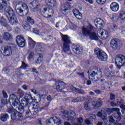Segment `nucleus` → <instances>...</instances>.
I'll return each mask as SVG.
<instances>
[{
  "label": "nucleus",
  "instance_id": "58",
  "mask_svg": "<svg viewBox=\"0 0 125 125\" xmlns=\"http://www.w3.org/2000/svg\"><path fill=\"white\" fill-rule=\"evenodd\" d=\"M2 94L4 98H7L8 97L7 94L6 93V92H5V91H2Z\"/></svg>",
  "mask_w": 125,
  "mask_h": 125
},
{
  "label": "nucleus",
  "instance_id": "25",
  "mask_svg": "<svg viewBox=\"0 0 125 125\" xmlns=\"http://www.w3.org/2000/svg\"><path fill=\"white\" fill-rule=\"evenodd\" d=\"M40 11L42 14V15L45 14H50V13H53V10H52V9L48 8L47 7H45L42 9H40Z\"/></svg>",
  "mask_w": 125,
  "mask_h": 125
},
{
  "label": "nucleus",
  "instance_id": "13",
  "mask_svg": "<svg viewBox=\"0 0 125 125\" xmlns=\"http://www.w3.org/2000/svg\"><path fill=\"white\" fill-rule=\"evenodd\" d=\"M97 34L100 39L102 40H106L108 38V32L104 29H99Z\"/></svg>",
  "mask_w": 125,
  "mask_h": 125
},
{
  "label": "nucleus",
  "instance_id": "62",
  "mask_svg": "<svg viewBox=\"0 0 125 125\" xmlns=\"http://www.w3.org/2000/svg\"><path fill=\"white\" fill-rule=\"evenodd\" d=\"M95 92L96 94H100L101 93V90H96L95 91Z\"/></svg>",
  "mask_w": 125,
  "mask_h": 125
},
{
  "label": "nucleus",
  "instance_id": "31",
  "mask_svg": "<svg viewBox=\"0 0 125 125\" xmlns=\"http://www.w3.org/2000/svg\"><path fill=\"white\" fill-rule=\"evenodd\" d=\"M37 59L36 61V63L37 64H41L42 62V60L43 59V57L42 54H38L37 55Z\"/></svg>",
  "mask_w": 125,
  "mask_h": 125
},
{
  "label": "nucleus",
  "instance_id": "11",
  "mask_svg": "<svg viewBox=\"0 0 125 125\" xmlns=\"http://www.w3.org/2000/svg\"><path fill=\"white\" fill-rule=\"evenodd\" d=\"M16 42L20 47H24L26 45L25 39L21 35H19L16 37Z\"/></svg>",
  "mask_w": 125,
  "mask_h": 125
},
{
  "label": "nucleus",
  "instance_id": "2",
  "mask_svg": "<svg viewBox=\"0 0 125 125\" xmlns=\"http://www.w3.org/2000/svg\"><path fill=\"white\" fill-rule=\"evenodd\" d=\"M9 103L12 107H14V108H15L16 110H18L20 112H23L24 111V104H21L16 95L12 94L10 96Z\"/></svg>",
  "mask_w": 125,
  "mask_h": 125
},
{
  "label": "nucleus",
  "instance_id": "57",
  "mask_svg": "<svg viewBox=\"0 0 125 125\" xmlns=\"http://www.w3.org/2000/svg\"><path fill=\"white\" fill-rule=\"evenodd\" d=\"M85 123L86 125H91V122H90V120L87 119L85 121Z\"/></svg>",
  "mask_w": 125,
  "mask_h": 125
},
{
  "label": "nucleus",
  "instance_id": "26",
  "mask_svg": "<svg viewBox=\"0 0 125 125\" xmlns=\"http://www.w3.org/2000/svg\"><path fill=\"white\" fill-rule=\"evenodd\" d=\"M56 83L58 84L57 86V90L58 91H61L63 89V87L65 85V83L62 81H56Z\"/></svg>",
  "mask_w": 125,
  "mask_h": 125
},
{
  "label": "nucleus",
  "instance_id": "7",
  "mask_svg": "<svg viewBox=\"0 0 125 125\" xmlns=\"http://www.w3.org/2000/svg\"><path fill=\"white\" fill-rule=\"evenodd\" d=\"M1 51L4 56L9 57L12 54V47L10 46H4L1 47Z\"/></svg>",
  "mask_w": 125,
  "mask_h": 125
},
{
  "label": "nucleus",
  "instance_id": "46",
  "mask_svg": "<svg viewBox=\"0 0 125 125\" xmlns=\"http://www.w3.org/2000/svg\"><path fill=\"white\" fill-rule=\"evenodd\" d=\"M77 93H81V94H85V92L83 90L78 88L77 90Z\"/></svg>",
  "mask_w": 125,
  "mask_h": 125
},
{
  "label": "nucleus",
  "instance_id": "38",
  "mask_svg": "<svg viewBox=\"0 0 125 125\" xmlns=\"http://www.w3.org/2000/svg\"><path fill=\"white\" fill-rule=\"evenodd\" d=\"M29 111L31 113H32L33 115H37V114L39 113V109H38L37 108L33 107L31 110L29 109Z\"/></svg>",
  "mask_w": 125,
  "mask_h": 125
},
{
  "label": "nucleus",
  "instance_id": "36",
  "mask_svg": "<svg viewBox=\"0 0 125 125\" xmlns=\"http://www.w3.org/2000/svg\"><path fill=\"white\" fill-rule=\"evenodd\" d=\"M119 17L121 20H123V21H125V12L121 11L120 13Z\"/></svg>",
  "mask_w": 125,
  "mask_h": 125
},
{
  "label": "nucleus",
  "instance_id": "20",
  "mask_svg": "<svg viewBox=\"0 0 125 125\" xmlns=\"http://www.w3.org/2000/svg\"><path fill=\"white\" fill-rule=\"evenodd\" d=\"M5 15L8 18L9 17H12L14 15H15V13L12 8H9L7 10H5Z\"/></svg>",
  "mask_w": 125,
  "mask_h": 125
},
{
  "label": "nucleus",
  "instance_id": "55",
  "mask_svg": "<svg viewBox=\"0 0 125 125\" xmlns=\"http://www.w3.org/2000/svg\"><path fill=\"white\" fill-rule=\"evenodd\" d=\"M110 104L112 107H118V104H116V103H114V102H111Z\"/></svg>",
  "mask_w": 125,
  "mask_h": 125
},
{
  "label": "nucleus",
  "instance_id": "64",
  "mask_svg": "<svg viewBox=\"0 0 125 125\" xmlns=\"http://www.w3.org/2000/svg\"><path fill=\"white\" fill-rule=\"evenodd\" d=\"M86 84L87 85H91V81L90 80H87L86 82Z\"/></svg>",
  "mask_w": 125,
  "mask_h": 125
},
{
  "label": "nucleus",
  "instance_id": "59",
  "mask_svg": "<svg viewBox=\"0 0 125 125\" xmlns=\"http://www.w3.org/2000/svg\"><path fill=\"white\" fill-rule=\"evenodd\" d=\"M32 92H33L34 94H39V92L35 89H33L31 90Z\"/></svg>",
  "mask_w": 125,
  "mask_h": 125
},
{
  "label": "nucleus",
  "instance_id": "60",
  "mask_svg": "<svg viewBox=\"0 0 125 125\" xmlns=\"http://www.w3.org/2000/svg\"><path fill=\"white\" fill-rule=\"evenodd\" d=\"M110 100H115V94H110Z\"/></svg>",
  "mask_w": 125,
  "mask_h": 125
},
{
  "label": "nucleus",
  "instance_id": "8",
  "mask_svg": "<svg viewBox=\"0 0 125 125\" xmlns=\"http://www.w3.org/2000/svg\"><path fill=\"white\" fill-rule=\"evenodd\" d=\"M46 123L47 125H53L54 124L60 125H61V120L58 117L55 116L50 118L49 120H47Z\"/></svg>",
  "mask_w": 125,
  "mask_h": 125
},
{
  "label": "nucleus",
  "instance_id": "6",
  "mask_svg": "<svg viewBox=\"0 0 125 125\" xmlns=\"http://www.w3.org/2000/svg\"><path fill=\"white\" fill-rule=\"evenodd\" d=\"M95 54L97 55V58L100 61L103 62L107 61V59H108L107 54L103 51L102 50L100 49L99 48H96L95 49Z\"/></svg>",
  "mask_w": 125,
  "mask_h": 125
},
{
  "label": "nucleus",
  "instance_id": "50",
  "mask_svg": "<svg viewBox=\"0 0 125 125\" xmlns=\"http://www.w3.org/2000/svg\"><path fill=\"white\" fill-rule=\"evenodd\" d=\"M21 67L23 68V69H27L28 65L26 64L25 62H22Z\"/></svg>",
  "mask_w": 125,
  "mask_h": 125
},
{
  "label": "nucleus",
  "instance_id": "54",
  "mask_svg": "<svg viewBox=\"0 0 125 125\" xmlns=\"http://www.w3.org/2000/svg\"><path fill=\"white\" fill-rule=\"evenodd\" d=\"M97 116L99 118H102V110H101V111L98 112Z\"/></svg>",
  "mask_w": 125,
  "mask_h": 125
},
{
  "label": "nucleus",
  "instance_id": "45",
  "mask_svg": "<svg viewBox=\"0 0 125 125\" xmlns=\"http://www.w3.org/2000/svg\"><path fill=\"white\" fill-rule=\"evenodd\" d=\"M17 93H18V94H20L21 97L23 96L24 94V93H23V91H22L21 89L18 90Z\"/></svg>",
  "mask_w": 125,
  "mask_h": 125
},
{
  "label": "nucleus",
  "instance_id": "10",
  "mask_svg": "<svg viewBox=\"0 0 125 125\" xmlns=\"http://www.w3.org/2000/svg\"><path fill=\"white\" fill-rule=\"evenodd\" d=\"M28 43L30 49H34L35 46H36L35 50H36V51H41V46H40L39 44L36 45V42L34 40H32V38L28 39Z\"/></svg>",
  "mask_w": 125,
  "mask_h": 125
},
{
  "label": "nucleus",
  "instance_id": "35",
  "mask_svg": "<svg viewBox=\"0 0 125 125\" xmlns=\"http://www.w3.org/2000/svg\"><path fill=\"white\" fill-rule=\"evenodd\" d=\"M7 103H8L7 99L2 100L0 101V108H2V105H6Z\"/></svg>",
  "mask_w": 125,
  "mask_h": 125
},
{
  "label": "nucleus",
  "instance_id": "14",
  "mask_svg": "<svg viewBox=\"0 0 125 125\" xmlns=\"http://www.w3.org/2000/svg\"><path fill=\"white\" fill-rule=\"evenodd\" d=\"M72 50L76 54H82L83 52V47L78 45H76L73 44L72 45Z\"/></svg>",
  "mask_w": 125,
  "mask_h": 125
},
{
  "label": "nucleus",
  "instance_id": "3",
  "mask_svg": "<svg viewBox=\"0 0 125 125\" xmlns=\"http://www.w3.org/2000/svg\"><path fill=\"white\" fill-rule=\"evenodd\" d=\"M20 2L18 5H20L21 8H17L16 12L20 15V16H23V15H27L29 12V8L27 4L22 3L25 1V0H19Z\"/></svg>",
  "mask_w": 125,
  "mask_h": 125
},
{
  "label": "nucleus",
  "instance_id": "37",
  "mask_svg": "<svg viewBox=\"0 0 125 125\" xmlns=\"http://www.w3.org/2000/svg\"><path fill=\"white\" fill-rule=\"evenodd\" d=\"M7 22V21H6V19H4L3 17H2L0 19V24L2 26H5L6 25V22Z\"/></svg>",
  "mask_w": 125,
  "mask_h": 125
},
{
  "label": "nucleus",
  "instance_id": "4",
  "mask_svg": "<svg viewBox=\"0 0 125 125\" xmlns=\"http://www.w3.org/2000/svg\"><path fill=\"white\" fill-rule=\"evenodd\" d=\"M62 41L63 42L62 49L64 52L68 53L71 50L70 49V43L71 41H70V37L68 35H63L62 36Z\"/></svg>",
  "mask_w": 125,
  "mask_h": 125
},
{
  "label": "nucleus",
  "instance_id": "56",
  "mask_svg": "<svg viewBox=\"0 0 125 125\" xmlns=\"http://www.w3.org/2000/svg\"><path fill=\"white\" fill-rule=\"evenodd\" d=\"M77 120L78 123H79V124H82V123L83 122V120L82 118H77Z\"/></svg>",
  "mask_w": 125,
  "mask_h": 125
},
{
  "label": "nucleus",
  "instance_id": "61",
  "mask_svg": "<svg viewBox=\"0 0 125 125\" xmlns=\"http://www.w3.org/2000/svg\"><path fill=\"white\" fill-rule=\"evenodd\" d=\"M111 20H114V19H116V15L113 14L111 16Z\"/></svg>",
  "mask_w": 125,
  "mask_h": 125
},
{
  "label": "nucleus",
  "instance_id": "48",
  "mask_svg": "<svg viewBox=\"0 0 125 125\" xmlns=\"http://www.w3.org/2000/svg\"><path fill=\"white\" fill-rule=\"evenodd\" d=\"M119 105H124V100L123 99H120V101L117 102V106Z\"/></svg>",
  "mask_w": 125,
  "mask_h": 125
},
{
  "label": "nucleus",
  "instance_id": "16",
  "mask_svg": "<svg viewBox=\"0 0 125 125\" xmlns=\"http://www.w3.org/2000/svg\"><path fill=\"white\" fill-rule=\"evenodd\" d=\"M3 40L6 41L7 42H9L12 41L13 39V36L12 34H10L9 32H4L2 34Z\"/></svg>",
  "mask_w": 125,
  "mask_h": 125
},
{
  "label": "nucleus",
  "instance_id": "21",
  "mask_svg": "<svg viewBox=\"0 0 125 125\" xmlns=\"http://www.w3.org/2000/svg\"><path fill=\"white\" fill-rule=\"evenodd\" d=\"M8 19L11 25L16 26V25L18 24V20H17V18H16V15H14L13 17H10L9 18H8Z\"/></svg>",
  "mask_w": 125,
  "mask_h": 125
},
{
  "label": "nucleus",
  "instance_id": "1",
  "mask_svg": "<svg viewBox=\"0 0 125 125\" xmlns=\"http://www.w3.org/2000/svg\"><path fill=\"white\" fill-rule=\"evenodd\" d=\"M82 31L83 35L89 37L90 40H98V35L96 34L97 29L93 27L92 25L89 24L87 26H83Z\"/></svg>",
  "mask_w": 125,
  "mask_h": 125
},
{
  "label": "nucleus",
  "instance_id": "22",
  "mask_svg": "<svg viewBox=\"0 0 125 125\" xmlns=\"http://www.w3.org/2000/svg\"><path fill=\"white\" fill-rule=\"evenodd\" d=\"M45 2L50 7H55L57 5V0H45Z\"/></svg>",
  "mask_w": 125,
  "mask_h": 125
},
{
  "label": "nucleus",
  "instance_id": "5",
  "mask_svg": "<svg viewBox=\"0 0 125 125\" xmlns=\"http://www.w3.org/2000/svg\"><path fill=\"white\" fill-rule=\"evenodd\" d=\"M96 69V66H93L89 70L88 73L89 79L90 80H92L91 78H94V77H96L97 79H100L102 78V71L101 70L99 69L97 72L94 71H92L91 70H94Z\"/></svg>",
  "mask_w": 125,
  "mask_h": 125
},
{
  "label": "nucleus",
  "instance_id": "52",
  "mask_svg": "<svg viewBox=\"0 0 125 125\" xmlns=\"http://www.w3.org/2000/svg\"><path fill=\"white\" fill-rule=\"evenodd\" d=\"M16 115L19 118H22L23 117V115L22 114V113H20L18 112L16 114Z\"/></svg>",
  "mask_w": 125,
  "mask_h": 125
},
{
  "label": "nucleus",
  "instance_id": "42",
  "mask_svg": "<svg viewBox=\"0 0 125 125\" xmlns=\"http://www.w3.org/2000/svg\"><path fill=\"white\" fill-rule=\"evenodd\" d=\"M88 104H89V102H85L84 107V108L85 109V110L89 111L90 110V107L88 105Z\"/></svg>",
  "mask_w": 125,
  "mask_h": 125
},
{
  "label": "nucleus",
  "instance_id": "49",
  "mask_svg": "<svg viewBox=\"0 0 125 125\" xmlns=\"http://www.w3.org/2000/svg\"><path fill=\"white\" fill-rule=\"evenodd\" d=\"M106 76L107 77H114V76H115V72H109L108 74L106 75Z\"/></svg>",
  "mask_w": 125,
  "mask_h": 125
},
{
  "label": "nucleus",
  "instance_id": "32",
  "mask_svg": "<svg viewBox=\"0 0 125 125\" xmlns=\"http://www.w3.org/2000/svg\"><path fill=\"white\" fill-rule=\"evenodd\" d=\"M8 119H9V116H8L7 114H2L0 115V120L2 121V122H6Z\"/></svg>",
  "mask_w": 125,
  "mask_h": 125
},
{
  "label": "nucleus",
  "instance_id": "12",
  "mask_svg": "<svg viewBox=\"0 0 125 125\" xmlns=\"http://www.w3.org/2000/svg\"><path fill=\"white\" fill-rule=\"evenodd\" d=\"M115 64L123 66L125 64V56L123 55H120L116 57L115 59Z\"/></svg>",
  "mask_w": 125,
  "mask_h": 125
},
{
  "label": "nucleus",
  "instance_id": "15",
  "mask_svg": "<svg viewBox=\"0 0 125 125\" xmlns=\"http://www.w3.org/2000/svg\"><path fill=\"white\" fill-rule=\"evenodd\" d=\"M30 7L34 9V11L40 9L41 5L40 4V2L38 0H34L32 2L29 3Z\"/></svg>",
  "mask_w": 125,
  "mask_h": 125
},
{
  "label": "nucleus",
  "instance_id": "44",
  "mask_svg": "<svg viewBox=\"0 0 125 125\" xmlns=\"http://www.w3.org/2000/svg\"><path fill=\"white\" fill-rule=\"evenodd\" d=\"M96 1L99 4H104L106 2V0H96Z\"/></svg>",
  "mask_w": 125,
  "mask_h": 125
},
{
  "label": "nucleus",
  "instance_id": "53",
  "mask_svg": "<svg viewBox=\"0 0 125 125\" xmlns=\"http://www.w3.org/2000/svg\"><path fill=\"white\" fill-rule=\"evenodd\" d=\"M23 28L25 30H29L30 29V25L29 24H26L23 25Z\"/></svg>",
  "mask_w": 125,
  "mask_h": 125
},
{
  "label": "nucleus",
  "instance_id": "23",
  "mask_svg": "<svg viewBox=\"0 0 125 125\" xmlns=\"http://www.w3.org/2000/svg\"><path fill=\"white\" fill-rule=\"evenodd\" d=\"M99 101H93L92 103V105L94 107V109H97V108H99V107L102 106L103 104V102L101 101V98H99Z\"/></svg>",
  "mask_w": 125,
  "mask_h": 125
},
{
  "label": "nucleus",
  "instance_id": "19",
  "mask_svg": "<svg viewBox=\"0 0 125 125\" xmlns=\"http://www.w3.org/2000/svg\"><path fill=\"white\" fill-rule=\"evenodd\" d=\"M71 7V5L69 3H66V4L62 5V13H65V14H68L69 12V9Z\"/></svg>",
  "mask_w": 125,
  "mask_h": 125
},
{
  "label": "nucleus",
  "instance_id": "34",
  "mask_svg": "<svg viewBox=\"0 0 125 125\" xmlns=\"http://www.w3.org/2000/svg\"><path fill=\"white\" fill-rule=\"evenodd\" d=\"M116 119V114H113L109 117V121L111 124H115V120Z\"/></svg>",
  "mask_w": 125,
  "mask_h": 125
},
{
  "label": "nucleus",
  "instance_id": "43",
  "mask_svg": "<svg viewBox=\"0 0 125 125\" xmlns=\"http://www.w3.org/2000/svg\"><path fill=\"white\" fill-rule=\"evenodd\" d=\"M32 58H35V55L34 54V52H31L29 53V55L28 57V60H31Z\"/></svg>",
  "mask_w": 125,
  "mask_h": 125
},
{
  "label": "nucleus",
  "instance_id": "29",
  "mask_svg": "<svg viewBox=\"0 0 125 125\" xmlns=\"http://www.w3.org/2000/svg\"><path fill=\"white\" fill-rule=\"evenodd\" d=\"M112 110L113 111H115L117 113V115L118 117L117 118V122H120L121 121V119H122V117H121L122 114L121 113V112H120V108H113Z\"/></svg>",
  "mask_w": 125,
  "mask_h": 125
},
{
  "label": "nucleus",
  "instance_id": "40",
  "mask_svg": "<svg viewBox=\"0 0 125 125\" xmlns=\"http://www.w3.org/2000/svg\"><path fill=\"white\" fill-rule=\"evenodd\" d=\"M25 98L26 99L27 101L33 100V97H32V95H29L28 94H25Z\"/></svg>",
  "mask_w": 125,
  "mask_h": 125
},
{
  "label": "nucleus",
  "instance_id": "47",
  "mask_svg": "<svg viewBox=\"0 0 125 125\" xmlns=\"http://www.w3.org/2000/svg\"><path fill=\"white\" fill-rule=\"evenodd\" d=\"M78 89L79 88H76L73 86L70 87L71 90H72V91H75V92H77Z\"/></svg>",
  "mask_w": 125,
  "mask_h": 125
},
{
  "label": "nucleus",
  "instance_id": "27",
  "mask_svg": "<svg viewBox=\"0 0 125 125\" xmlns=\"http://www.w3.org/2000/svg\"><path fill=\"white\" fill-rule=\"evenodd\" d=\"M73 13L77 19H82V13H80V11L78 10L77 9H75L73 10Z\"/></svg>",
  "mask_w": 125,
  "mask_h": 125
},
{
  "label": "nucleus",
  "instance_id": "9",
  "mask_svg": "<svg viewBox=\"0 0 125 125\" xmlns=\"http://www.w3.org/2000/svg\"><path fill=\"white\" fill-rule=\"evenodd\" d=\"M62 113L64 115H66V117L67 121H74V120H76V113L73 111L67 112V111L62 110Z\"/></svg>",
  "mask_w": 125,
  "mask_h": 125
},
{
  "label": "nucleus",
  "instance_id": "39",
  "mask_svg": "<svg viewBox=\"0 0 125 125\" xmlns=\"http://www.w3.org/2000/svg\"><path fill=\"white\" fill-rule=\"evenodd\" d=\"M27 21L29 23V24H31V25H34V24H35L34 19H32L30 17H27Z\"/></svg>",
  "mask_w": 125,
  "mask_h": 125
},
{
  "label": "nucleus",
  "instance_id": "41",
  "mask_svg": "<svg viewBox=\"0 0 125 125\" xmlns=\"http://www.w3.org/2000/svg\"><path fill=\"white\" fill-rule=\"evenodd\" d=\"M44 123H45V121H44V119L43 118L38 119L37 121L38 125H43Z\"/></svg>",
  "mask_w": 125,
  "mask_h": 125
},
{
  "label": "nucleus",
  "instance_id": "28",
  "mask_svg": "<svg viewBox=\"0 0 125 125\" xmlns=\"http://www.w3.org/2000/svg\"><path fill=\"white\" fill-rule=\"evenodd\" d=\"M8 113H9V114H11V119L12 120H16V119H18V117L17 115H16L17 113L15 112H13V109H12L11 108H9L8 110Z\"/></svg>",
  "mask_w": 125,
  "mask_h": 125
},
{
  "label": "nucleus",
  "instance_id": "33",
  "mask_svg": "<svg viewBox=\"0 0 125 125\" xmlns=\"http://www.w3.org/2000/svg\"><path fill=\"white\" fill-rule=\"evenodd\" d=\"M2 4H0V10H2L3 8H5L7 6L8 4L4 0H1Z\"/></svg>",
  "mask_w": 125,
  "mask_h": 125
},
{
  "label": "nucleus",
  "instance_id": "17",
  "mask_svg": "<svg viewBox=\"0 0 125 125\" xmlns=\"http://www.w3.org/2000/svg\"><path fill=\"white\" fill-rule=\"evenodd\" d=\"M120 43V40L115 39H112L110 42V45L112 48L116 49L119 47V44Z\"/></svg>",
  "mask_w": 125,
  "mask_h": 125
},
{
  "label": "nucleus",
  "instance_id": "51",
  "mask_svg": "<svg viewBox=\"0 0 125 125\" xmlns=\"http://www.w3.org/2000/svg\"><path fill=\"white\" fill-rule=\"evenodd\" d=\"M33 33H34V34H36V35H39V34H40V31L37 29V28H34Z\"/></svg>",
  "mask_w": 125,
  "mask_h": 125
},
{
  "label": "nucleus",
  "instance_id": "18",
  "mask_svg": "<svg viewBox=\"0 0 125 125\" xmlns=\"http://www.w3.org/2000/svg\"><path fill=\"white\" fill-rule=\"evenodd\" d=\"M110 7L112 11H113V12H117L119 11L120 6L118 3L113 2L111 3Z\"/></svg>",
  "mask_w": 125,
  "mask_h": 125
},
{
  "label": "nucleus",
  "instance_id": "24",
  "mask_svg": "<svg viewBox=\"0 0 125 125\" xmlns=\"http://www.w3.org/2000/svg\"><path fill=\"white\" fill-rule=\"evenodd\" d=\"M94 23L95 24L96 27H97V26H99V27H102L103 26H104V21L103 20L98 18L95 20Z\"/></svg>",
  "mask_w": 125,
  "mask_h": 125
},
{
  "label": "nucleus",
  "instance_id": "30",
  "mask_svg": "<svg viewBox=\"0 0 125 125\" xmlns=\"http://www.w3.org/2000/svg\"><path fill=\"white\" fill-rule=\"evenodd\" d=\"M86 98L85 97H78L76 99L72 100V102L74 103L77 102H83V101H85Z\"/></svg>",
  "mask_w": 125,
  "mask_h": 125
},
{
  "label": "nucleus",
  "instance_id": "63",
  "mask_svg": "<svg viewBox=\"0 0 125 125\" xmlns=\"http://www.w3.org/2000/svg\"><path fill=\"white\" fill-rule=\"evenodd\" d=\"M2 72H4L5 74H8V69H6V68H4L2 70Z\"/></svg>",
  "mask_w": 125,
  "mask_h": 125
}]
</instances>
